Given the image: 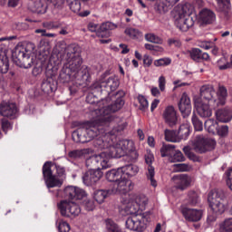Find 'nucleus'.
<instances>
[{"label": "nucleus", "mask_w": 232, "mask_h": 232, "mask_svg": "<svg viewBox=\"0 0 232 232\" xmlns=\"http://www.w3.org/2000/svg\"><path fill=\"white\" fill-rule=\"evenodd\" d=\"M110 123L107 121L102 119L100 115H96V118L93 121L86 122L82 128H78L72 133V139L76 137V142H90V140H93L95 137H99V135H117L121 133V131H124L126 127L128 126L127 122H121L117 127H113L110 130Z\"/></svg>", "instance_id": "obj_1"}, {"label": "nucleus", "mask_w": 232, "mask_h": 232, "mask_svg": "<svg viewBox=\"0 0 232 232\" xmlns=\"http://www.w3.org/2000/svg\"><path fill=\"white\" fill-rule=\"evenodd\" d=\"M61 46H63L65 52V61L66 66L69 72L74 73L75 79L80 81V86H86L90 82L92 77L90 76V72L88 68H84L81 71V66H82V57L81 56V48L80 54L77 53V46L73 44L66 45L65 42L60 43Z\"/></svg>", "instance_id": "obj_2"}, {"label": "nucleus", "mask_w": 232, "mask_h": 232, "mask_svg": "<svg viewBox=\"0 0 232 232\" xmlns=\"http://www.w3.org/2000/svg\"><path fill=\"white\" fill-rule=\"evenodd\" d=\"M191 146H185L183 148V153H185L189 160L198 162L200 158L193 151L199 153L200 155L208 153V151H213L217 146V141L213 139L206 137L204 134H198L191 141Z\"/></svg>", "instance_id": "obj_3"}, {"label": "nucleus", "mask_w": 232, "mask_h": 232, "mask_svg": "<svg viewBox=\"0 0 232 232\" xmlns=\"http://www.w3.org/2000/svg\"><path fill=\"white\" fill-rule=\"evenodd\" d=\"M34 50H35V44L32 43L15 47L12 53L13 62L20 68H32L35 61Z\"/></svg>", "instance_id": "obj_4"}, {"label": "nucleus", "mask_w": 232, "mask_h": 232, "mask_svg": "<svg viewBox=\"0 0 232 232\" xmlns=\"http://www.w3.org/2000/svg\"><path fill=\"white\" fill-rule=\"evenodd\" d=\"M43 175L48 188H61L63 179L59 177H64L66 169L60 165L52 163V161H46L43 166Z\"/></svg>", "instance_id": "obj_5"}, {"label": "nucleus", "mask_w": 232, "mask_h": 232, "mask_svg": "<svg viewBox=\"0 0 232 232\" xmlns=\"http://www.w3.org/2000/svg\"><path fill=\"white\" fill-rule=\"evenodd\" d=\"M192 10L193 8L189 4L178 5L173 9L172 15L174 17V23L181 32H188L189 28L194 26L195 21L191 17Z\"/></svg>", "instance_id": "obj_6"}, {"label": "nucleus", "mask_w": 232, "mask_h": 232, "mask_svg": "<svg viewBox=\"0 0 232 232\" xmlns=\"http://www.w3.org/2000/svg\"><path fill=\"white\" fill-rule=\"evenodd\" d=\"M124 106V100L122 98H118L112 104L103 106L98 109H95L92 112L93 115H99L103 121H107L108 124H110L112 128H116L119 130V124L121 122H126L121 121L119 118H114L111 113H115V111H119Z\"/></svg>", "instance_id": "obj_7"}, {"label": "nucleus", "mask_w": 232, "mask_h": 232, "mask_svg": "<svg viewBox=\"0 0 232 232\" xmlns=\"http://www.w3.org/2000/svg\"><path fill=\"white\" fill-rule=\"evenodd\" d=\"M227 195L222 189L210 191L208 197V202L214 215H222L226 211V200Z\"/></svg>", "instance_id": "obj_8"}, {"label": "nucleus", "mask_w": 232, "mask_h": 232, "mask_svg": "<svg viewBox=\"0 0 232 232\" xmlns=\"http://www.w3.org/2000/svg\"><path fill=\"white\" fill-rule=\"evenodd\" d=\"M110 159L111 158L108 156V152H102L100 155L89 157L85 160V166L89 170L108 169L111 166Z\"/></svg>", "instance_id": "obj_9"}, {"label": "nucleus", "mask_w": 232, "mask_h": 232, "mask_svg": "<svg viewBox=\"0 0 232 232\" xmlns=\"http://www.w3.org/2000/svg\"><path fill=\"white\" fill-rule=\"evenodd\" d=\"M134 146L135 144L132 140H120L117 144L110 146L109 157L111 159H121V157H124L127 153H130Z\"/></svg>", "instance_id": "obj_10"}, {"label": "nucleus", "mask_w": 232, "mask_h": 232, "mask_svg": "<svg viewBox=\"0 0 232 232\" xmlns=\"http://www.w3.org/2000/svg\"><path fill=\"white\" fill-rule=\"evenodd\" d=\"M148 222H150V216L148 214H140L128 218L125 226L130 231L142 232L146 229Z\"/></svg>", "instance_id": "obj_11"}, {"label": "nucleus", "mask_w": 232, "mask_h": 232, "mask_svg": "<svg viewBox=\"0 0 232 232\" xmlns=\"http://www.w3.org/2000/svg\"><path fill=\"white\" fill-rule=\"evenodd\" d=\"M58 209H60L62 217H79L81 214V207L72 201L62 200L58 203Z\"/></svg>", "instance_id": "obj_12"}, {"label": "nucleus", "mask_w": 232, "mask_h": 232, "mask_svg": "<svg viewBox=\"0 0 232 232\" xmlns=\"http://www.w3.org/2000/svg\"><path fill=\"white\" fill-rule=\"evenodd\" d=\"M63 197L69 200H82L88 197V194L79 187L68 186L63 189Z\"/></svg>", "instance_id": "obj_13"}, {"label": "nucleus", "mask_w": 232, "mask_h": 232, "mask_svg": "<svg viewBox=\"0 0 232 232\" xmlns=\"http://www.w3.org/2000/svg\"><path fill=\"white\" fill-rule=\"evenodd\" d=\"M131 189H133V182H131V180L124 177L116 183H113V187L111 190V193H115L118 195H126V193H130Z\"/></svg>", "instance_id": "obj_14"}, {"label": "nucleus", "mask_w": 232, "mask_h": 232, "mask_svg": "<svg viewBox=\"0 0 232 232\" xmlns=\"http://www.w3.org/2000/svg\"><path fill=\"white\" fill-rule=\"evenodd\" d=\"M173 179L175 180L176 189H179L180 191L188 189L195 182V179L188 174L174 176Z\"/></svg>", "instance_id": "obj_15"}, {"label": "nucleus", "mask_w": 232, "mask_h": 232, "mask_svg": "<svg viewBox=\"0 0 232 232\" xmlns=\"http://www.w3.org/2000/svg\"><path fill=\"white\" fill-rule=\"evenodd\" d=\"M194 106L200 117H211L212 111L209 102L202 101L199 97L194 98Z\"/></svg>", "instance_id": "obj_16"}, {"label": "nucleus", "mask_w": 232, "mask_h": 232, "mask_svg": "<svg viewBox=\"0 0 232 232\" xmlns=\"http://www.w3.org/2000/svg\"><path fill=\"white\" fill-rule=\"evenodd\" d=\"M101 179H102V171L101 169L88 170L82 176L85 186H95Z\"/></svg>", "instance_id": "obj_17"}, {"label": "nucleus", "mask_w": 232, "mask_h": 232, "mask_svg": "<svg viewBox=\"0 0 232 232\" xmlns=\"http://www.w3.org/2000/svg\"><path fill=\"white\" fill-rule=\"evenodd\" d=\"M0 115H2V117H7L8 119H15V117H17V105L12 102H1Z\"/></svg>", "instance_id": "obj_18"}, {"label": "nucleus", "mask_w": 232, "mask_h": 232, "mask_svg": "<svg viewBox=\"0 0 232 232\" xmlns=\"http://www.w3.org/2000/svg\"><path fill=\"white\" fill-rule=\"evenodd\" d=\"M179 110L183 119H188V117L191 115V100L186 92L181 95L180 101L179 102Z\"/></svg>", "instance_id": "obj_19"}, {"label": "nucleus", "mask_w": 232, "mask_h": 232, "mask_svg": "<svg viewBox=\"0 0 232 232\" xmlns=\"http://www.w3.org/2000/svg\"><path fill=\"white\" fill-rule=\"evenodd\" d=\"M163 119L165 124H168L170 128L177 126L179 122V117L177 116V111H175L174 106H168L163 111Z\"/></svg>", "instance_id": "obj_20"}, {"label": "nucleus", "mask_w": 232, "mask_h": 232, "mask_svg": "<svg viewBox=\"0 0 232 232\" xmlns=\"http://www.w3.org/2000/svg\"><path fill=\"white\" fill-rule=\"evenodd\" d=\"M200 98L201 101H205L206 102H215V100L213 97H215V94L217 93L215 92V87L210 84L202 85L200 87Z\"/></svg>", "instance_id": "obj_21"}, {"label": "nucleus", "mask_w": 232, "mask_h": 232, "mask_svg": "<svg viewBox=\"0 0 232 232\" xmlns=\"http://www.w3.org/2000/svg\"><path fill=\"white\" fill-rule=\"evenodd\" d=\"M108 137H115V135L101 134L97 139L94 140L93 144L96 148H99L100 150H107L103 151V153L107 152V156L111 157L110 156V146H113V145L111 143H110V141L106 140V139H108Z\"/></svg>", "instance_id": "obj_22"}, {"label": "nucleus", "mask_w": 232, "mask_h": 232, "mask_svg": "<svg viewBox=\"0 0 232 232\" xmlns=\"http://www.w3.org/2000/svg\"><path fill=\"white\" fill-rule=\"evenodd\" d=\"M119 78L117 76H110L107 80L102 82L104 89V95L109 96L111 92H115L119 88Z\"/></svg>", "instance_id": "obj_23"}, {"label": "nucleus", "mask_w": 232, "mask_h": 232, "mask_svg": "<svg viewBox=\"0 0 232 232\" xmlns=\"http://www.w3.org/2000/svg\"><path fill=\"white\" fill-rule=\"evenodd\" d=\"M145 162H146V164H148L147 179H148V180H150V184H151V186H153V188H157V180H155V168H153V166H151V164L153 162V155H151V154L146 155Z\"/></svg>", "instance_id": "obj_24"}, {"label": "nucleus", "mask_w": 232, "mask_h": 232, "mask_svg": "<svg viewBox=\"0 0 232 232\" xmlns=\"http://www.w3.org/2000/svg\"><path fill=\"white\" fill-rule=\"evenodd\" d=\"M199 21L202 24H213L217 21V14L211 9L204 8L199 12Z\"/></svg>", "instance_id": "obj_25"}, {"label": "nucleus", "mask_w": 232, "mask_h": 232, "mask_svg": "<svg viewBox=\"0 0 232 232\" xmlns=\"http://www.w3.org/2000/svg\"><path fill=\"white\" fill-rule=\"evenodd\" d=\"M182 215L188 222H198L202 218V210L195 208H183Z\"/></svg>", "instance_id": "obj_26"}, {"label": "nucleus", "mask_w": 232, "mask_h": 232, "mask_svg": "<svg viewBox=\"0 0 232 232\" xmlns=\"http://www.w3.org/2000/svg\"><path fill=\"white\" fill-rule=\"evenodd\" d=\"M115 28L117 25L111 22L103 23L98 28L96 35L102 38L110 37V31L115 30Z\"/></svg>", "instance_id": "obj_27"}, {"label": "nucleus", "mask_w": 232, "mask_h": 232, "mask_svg": "<svg viewBox=\"0 0 232 232\" xmlns=\"http://www.w3.org/2000/svg\"><path fill=\"white\" fill-rule=\"evenodd\" d=\"M189 56L192 61L196 63H200V61H209V54L208 53H202L198 48H193L188 51Z\"/></svg>", "instance_id": "obj_28"}, {"label": "nucleus", "mask_w": 232, "mask_h": 232, "mask_svg": "<svg viewBox=\"0 0 232 232\" xmlns=\"http://www.w3.org/2000/svg\"><path fill=\"white\" fill-rule=\"evenodd\" d=\"M41 88L44 93H52L57 90V82H55V80L53 78H47L46 80L43 81Z\"/></svg>", "instance_id": "obj_29"}, {"label": "nucleus", "mask_w": 232, "mask_h": 232, "mask_svg": "<svg viewBox=\"0 0 232 232\" xmlns=\"http://www.w3.org/2000/svg\"><path fill=\"white\" fill-rule=\"evenodd\" d=\"M217 121L219 122H229L232 119L231 110L225 108L216 111Z\"/></svg>", "instance_id": "obj_30"}, {"label": "nucleus", "mask_w": 232, "mask_h": 232, "mask_svg": "<svg viewBox=\"0 0 232 232\" xmlns=\"http://www.w3.org/2000/svg\"><path fill=\"white\" fill-rule=\"evenodd\" d=\"M105 177L109 182H114V184L119 182L121 179L124 178L121 168H119L118 169L109 170L106 173Z\"/></svg>", "instance_id": "obj_31"}, {"label": "nucleus", "mask_w": 232, "mask_h": 232, "mask_svg": "<svg viewBox=\"0 0 232 232\" xmlns=\"http://www.w3.org/2000/svg\"><path fill=\"white\" fill-rule=\"evenodd\" d=\"M31 10L34 14H46L48 4H46V0H36L31 6Z\"/></svg>", "instance_id": "obj_32"}, {"label": "nucleus", "mask_w": 232, "mask_h": 232, "mask_svg": "<svg viewBox=\"0 0 232 232\" xmlns=\"http://www.w3.org/2000/svg\"><path fill=\"white\" fill-rule=\"evenodd\" d=\"M218 5V10L223 14V15H229L231 11V0H216Z\"/></svg>", "instance_id": "obj_33"}, {"label": "nucleus", "mask_w": 232, "mask_h": 232, "mask_svg": "<svg viewBox=\"0 0 232 232\" xmlns=\"http://www.w3.org/2000/svg\"><path fill=\"white\" fill-rule=\"evenodd\" d=\"M121 169L123 177L127 176L129 178H131V177H135V175L139 173V167L133 164H129V165L121 167Z\"/></svg>", "instance_id": "obj_34"}, {"label": "nucleus", "mask_w": 232, "mask_h": 232, "mask_svg": "<svg viewBox=\"0 0 232 232\" xmlns=\"http://www.w3.org/2000/svg\"><path fill=\"white\" fill-rule=\"evenodd\" d=\"M218 100H214L216 107L224 106L226 104V97H227V90L224 86H219L218 91Z\"/></svg>", "instance_id": "obj_35"}, {"label": "nucleus", "mask_w": 232, "mask_h": 232, "mask_svg": "<svg viewBox=\"0 0 232 232\" xmlns=\"http://www.w3.org/2000/svg\"><path fill=\"white\" fill-rule=\"evenodd\" d=\"M110 195H111V190H110V189L97 190L94 193V200H96V202H98V204H102V202H104V199L107 197H110Z\"/></svg>", "instance_id": "obj_36"}, {"label": "nucleus", "mask_w": 232, "mask_h": 232, "mask_svg": "<svg viewBox=\"0 0 232 232\" xmlns=\"http://www.w3.org/2000/svg\"><path fill=\"white\" fill-rule=\"evenodd\" d=\"M175 148L177 147L173 144H163L160 150L161 157H169L170 159L171 155L175 153Z\"/></svg>", "instance_id": "obj_37"}, {"label": "nucleus", "mask_w": 232, "mask_h": 232, "mask_svg": "<svg viewBox=\"0 0 232 232\" xmlns=\"http://www.w3.org/2000/svg\"><path fill=\"white\" fill-rule=\"evenodd\" d=\"M10 70V62L6 54H0V73H8Z\"/></svg>", "instance_id": "obj_38"}, {"label": "nucleus", "mask_w": 232, "mask_h": 232, "mask_svg": "<svg viewBox=\"0 0 232 232\" xmlns=\"http://www.w3.org/2000/svg\"><path fill=\"white\" fill-rule=\"evenodd\" d=\"M166 0H160V2H157L155 5V10L158 12V14H166L168 10H169V7L171 6V4L169 2H164Z\"/></svg>", "instance_id": "obj_39"}, {"label": "nucleus", "mask_w": 232, "mask_h": 232, "mask_svg": "<svg viewBox=\"0 0 232 232\" xmlns=\"http://www.w3.org/2000/svg\"><path fill=\"white\" fill-rule=\"evenodd\" d=\"M205 129L208 130V133H217L218 130V123L213 119H208L205 121Z\"/></svg>", "instance_id": "obj_40"}, {"label": "nucleus", "mask_w": 232, "mask_h": 232, "mask_svg": "<svg viewBox=\"0 0 232 232\" xmlns=\"http://www.w3.org/2000/svg\"><path fill=\"white\" fill-rule=\"evenodd\" d=\"M164 135L167 142H179L176 130L166 129L164 130Z\"/></svg>", "instance_id": "obj_41"}, {"label": "nucleus", "mask_w": 232, "mask_h": 232, "mask_svg": "<svg viewBox=\"0 0 232 232\" xmlns=\"http://www.w3.org/2000/svg\"><path fill=\"white\" fill-rule=\"evenodd\" d=\"M92 93H95L96 95H104V86H102V82H94L90 86Z\"/></svg>", "instance_id": "obj_42"}, {"label": "nucleus", "mask_w": 232, "mask_h": 232, "mask_svg": "<svg viewBox=\"0 0 232 232\" xmlns=\"http://www.w3.org/2000/svg\"><path fill=\"white\" fill-rule=\"evenodd\" d=\"M72 71L68 69V67H63L60 72V81L62 82H70V79H72Z\"/></svg>", "instance_id": "obj_43"}, {"label": "nucleus", "mask_w": 232, "mask_h": 232, "mask_svg": "<svg viewBox=\"0 0 232 232\" xmlns=\"http://www.w3.org/2000/svg\"><path fill=\"white\" fill-rule=\"evenodd\" d=\"M169 160L170 162H184V160H186V158L180 150H174Z\"/></svg>", "instance_id": "obj_44"}, {"label": "nucleus", "mask_w": 232, "mask_h": 232, "mask_svg": "<svg viewBox=\"0 0 232 232\" xmlns=\"http://www.w3.org/2000/svg\"><path fill=\"white\" fill-rule=\"evenodd\" d=\"M135 203L139 206L140 209H144L148 206V198L145 195H139L135 198Z\"/></svg>", "instance_id": "obj_45"}, {"label": "nucleus", "mask_w": 232, "mask_h": 232, "mask_svg": "<svg viewBox=\"0 0 232 232\" xmlns=\"http://www.w3.org/2000/svg\"><path fill=\"white\" fill-rule=\"evenodd\" d=\"M179 139L186 140L189 137V127L188 125H181L177 132Z\"/></svg>", "instance_id": "obj_46"}, {"label": "nucleus", "mask_w": 232, "mask_h": 232, "mask_svg": "<svg viewBox=\"0 0 232 232\" xmlns=\"http://www.w3.org/2000/svg\"><path fill=\"white\" fill-rule=\"evenodd\" d=\"M70 10L74 14H79L81 12V1L80 0H72L67 3Z\"/></svg>", "instance_id": "obj_47"}, {"label": "nucleus", "mask_w": 232, "mask_h": 232, "mask_svg": "<svg viewBox=\"0 0 232 232\" xmlns=\"http://www.w3.org/2000/svg\"><path fill=\"white\" fill-rule=\"evenodd\" d=\"M191 121L194 126V130H196V131H202V130H204V125L202 124L197 114L193 113Z\"/></svg>", "instance_id": "obj_48"}, {"label": "nucleus", "mask_w": 232, "mask_h": 232, "mask_svg": "<svg viewBox=\"0 0 232 232\" xmlns=\"http://www.w3.org/2000/svg\"><path fill=\"white\" fill-rule=\"evenodd\" d=\"M146 41H149V43H154L156 44H162V39L160 37L153 34H148L145 35Z\"/></svg>", "instance_id": "obj_49"}, {"label": "nucleus", "mask_w": 232, "mask_h": 232, "mask_svg": "<svg viewBox=\"0 0 232 232\" xmlns=\"http://www.w3.org/2000/svg\"><path fill=\"white\" fill-rule=\"evenodd\" d=\"M1 126L5 133H8V131H10V130L13 128L12 122L5 118L1 120Z\"/></svg>", "instance_id": "obj_50"}, {"label": "nucleus", "mask_w": 232, "mask_h": 232, "mask_svg": "<svg viewBox=\"0 0 232 232\" xmlns=\"http://www.w3.org/2000/svg\"><path fill=\"white\" fill-rule=\"evenodd\" d=\"M68 157L69 159H72L75 160L77 159H81L82 157H84V152L80 150H74L68 153Z\"/></svg>", "instance_id": "obj_51"}, {"label": "nucleus", "mask_w": 232, "mask_h": 232, "mask_svg": "<svg viewBox=\"0 0 232 232\" xmlns=\"http://www.w3.org/2000/svg\"><path fill=\"white\" fill-rule=\"evenodd\" d=\"M125 34L129 35V37H131V39H137L140 35V32L135 28H127Z\"/></svg>", "instance_id": "obj_52"}, {"label": "nucleus", "mask_w": 232, "mask_h": 232, "mask_svg": "<svg viewBox=\"0 0 232 232\" xmlns=\"http://www.w3.org/2000/svg\"><path fill=\"white\" fill-rule=\"evenodd\" d=\"M219 137H227V134L229 133V127L227 125H222L220 127H218L217 132Z\"/></svg>", "instance_id": "obj_53"}, {"label": "nucleus", "mask_w": 232, "mask_h": 232, "mask_svg": "<svg viewBox=\"0 0 232 232\" xmlns=\"http://www.w3.org/2000/svg\"><path fill=\"white\" fill-rule=\"evenodd\" d=\"M138 101L140 102V110H141V111H146L149 106L148 100L144 96H139Z\"/></svg>", "instance_id": "obj_54"}, {"label": "nucleus", "mask_w": 232, "mask_h": 232, "mask_svg": "<svg viewBox=\"0 0 232 232\" xmlns=\"http://www.w3.org/2000/svg\"><path fill=\"white\" fill-rule=\"evenodd\" d=\"M107 231L108 232H123L122 230H121L119 226H117V224H115L113 221H110L107 223Z\"/></svg>", "instance_id": "obj_55"}, {"label": "nucleus", "mask_w": 232, "mask_h": 232, "mask_svg": "<svg viewBox=\"0 0 232 232\" xmlns=\"http://www.w3.org/2000/svg\"><path fill=\"white\" fill-rule=\"evenodd\" d=\"M154 64L156 66H168V65L171 64V59H169V58H161L160 60H156L154 62Z\"/></svg>", "instance_id": "obj_56"}, {"label": "nucleus", "mask_w": 232, "mask_h": 232, "mask_svg": "<svg viewBox=\"0 0 232 232\" xmlns=\"http://www.w3.org/2000/svg\"><path fill=\"white\" fill-rule=\"evenodd\" d=\"M125 155L130 157V160H137L139 159V153L137 152V150H135V146L132 147V149Z\"/></svg>", "instance_id": "obj_57"}, {"label": "nucleus", "mask_w": 232, "mask_h": 232, "mask_svg": "<svg viewBox=\"0 0 232 232\" xmlns=\"http://www.w3.org/2000/svg\"><path fill=\"white\" fill-rule=\"evenodd\" d=\"M188 198L190 201V204H192V206H195V204H197V202H198V196L197 195V192L191 190L188 192Z\"/></svg>", "instance_id": "obj_58"}, {"label": "nucleus", "mask_w": 232, "mask_h": 232, "mask_svg": "<svg viewBox=\"0 0 232 232\" xmlns=\"http://www.w3.org/2000/svg\"><path fill=\"white\" fill-rule=\"evenodd\" d=\"M146 50H150L151 52H164V49L159 45H153L151 44H145Z\"/></svg>", "instance_id": "obj_59"}, {"label": "nucleus", "mask_w": 232, "mask_h": 232, "mask_svg": "<svg viewBox=\"0 0 232 232\" xmlns=\"http://www.w3.org/2000/svg\"><path fill=\"white\" fill-rule=\"evenodd\" d=\"M36 34H41L42 37H57L56 34L46 33V29H36Z\"/></svg>", "instance_id": "obj_60"}, {"label": "nucleus", "mask_w": 232, "mask_h": 232, "mask_svg": "<svg viewBox=\"0 0 232 232\" xmlns=\"http://www.w3.org/2000/svg\"><path fill=\"white\" fill-rule=\"evenodd\" d=\"M58 230L60 232H70V224L64 221L60 222L58 226Z\"/></svg>", "instance_id": "obj_61"}, {"label": "nucleus", "mask_w": 232, "mask_h": 232, "mask_svg": "<svg viewBox=\"0 0 232 232\" xmlns=\"http://www.w3.org/2000/svg\"><path fill=\"white\" fill-rule=\"evenodd\" d=\"M52 5H53L54 8H58V10H61L64 7V2L65 0H50Z\"/></svg>", "instance_id": "obj_62"}, {"label": "nucleus", "mask_w": 232, "mask_h": 232, "mask_svg": "<svg viewBox=\"0 0 232 232\" xmlns=\"http://www.w3.org/2000/svg\"><path fill=\"white\" fill-rule=\"evenodd\" d=\"M177 171H188L189 166L186 163H179L174 165Z\"/></svg>", "instance_id": "obj_63"}, {"label": "nucleus", "mask_w": 232, "mask_h": 232, "mask_svg": "<svg viewBox=\"0 0 232 232\" xmlns=\"http://www.w3.org/2000/svg\"><path fill=\"white\" fill-rule=\"evenodd\" d=\"M84 208L87 211H93V209H95V204L93 203L92 200H86L84 201Z\"/></svg>", "instance_id": "obj_64"}]
</instances>
